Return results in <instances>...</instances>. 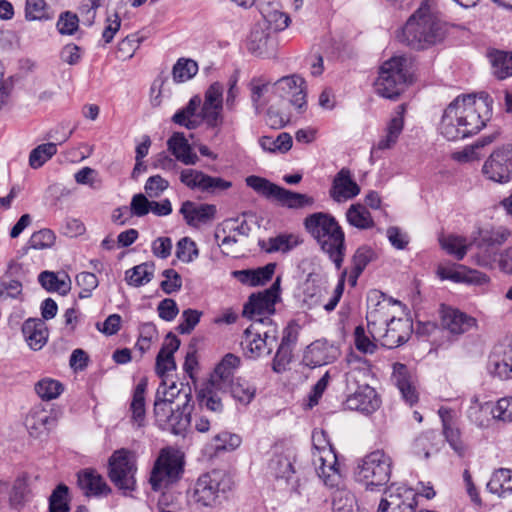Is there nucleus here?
<instances>
[{"instance_id": "nucleus-44", "label": "nucleus", "mask_w": 512, "mask_h": 512, "mask_svg": "<svg viewBox=\"0 0 512 512\" xmlns=\"http://www.w3.org/2000/svg\"><path fill=\"white\" fill-rule=\"evenodd\" d=\"M348 223L358 229L366 230L374 226V220L368 209L362 204H352L346 211Z\"/></svg>"}, {"instance_id": "nucleus-19", "label": "nucleus", "mask_w": 512, "mask_h": 512, "mask_svg": "<svg viewBox=\"0 0 512 512\" xmlns=\"http://www.w3.org/2000/svg\"><path fill=\"white\" fill-rule=\"evenodd\" d=\"M339 355L335 345L327 340H316L307 346L302 361L307 367L316 368L334 362Z\"/></svg>"}, {"instance_id": "nucleus-51", "label": "nucleus", "mask_w": 512, "mask_h": 512, "mask_svg": "<svg viewBox=\"0 0 512 512\" xmlns=\"http://www.w3.org/2000/svg\"><path fill=\"white\" fill-rule=\"evenodd\" d=\"M334 512H357V502L354 494L347 489H337L332 496Z\"/></svg>"}, {"instance_id": "nucleus-12", "label": "nucleus", "mask_w": 512, "mask_h": 512, "mask_svg": "<svg viewBox=\"0 0 512 512\" xmlns=\"http://www.w3.org/2000/svg\"><path fill=\"white\" fill-rule=\"evenodd\" d=\"M229 479L219 470L201 475L193 488L192 500L202 506L211 507L216 504L220 493L229 489Z\"/></svg>"}, {"instance_id": "nucleus-39", "label": "nucleus", "mask_w": 512, "mask_h": 512, "mask_svg": "<svg viewBox=\"0 0 512 512\" xmlns=\"http://www.w3.org/2000/svg\"><path fill=\"white\" fill-rule=\"evenodd\" d=\"M251 100L257 113L272 100L274 95V83L263 80H252L250 83Z\"/></svg>"}, {"instance_id": "nucleus-8", "label": "nucleus", "mask_w": 512, "mask_h": 512, "mask_svg": "<svg viewBox=\"0 0 512 512\" xmlns=\"http://www.w3.org/2000/svg\"><path fill=\"white\" fill-rule=\"evenodd\" d=\"M278 340L276 325L261 326V322L251 323L244 331L241 341L244 355L249 359H257L270 355Z\"/></svg>"}, {"instance_id": "nucleus-10", "label": "nucleus", "mask_w": 512, "mask_h": 512, "mask_svg": "<svg viewBox=\"0 0 512 512\" xmlns=\"http://www.w3.org/2000/svg\"><path fill=\"white\" fill-rule=\"evenodd\" d=\"M412 66H380L374 89L380 97L396 100L408 84L413 82Z\"/></svg>"}, {"instance_id": "nucleus-15", "label": "nucleus", "mask_w": 512, "mask_h": 512, "mask_svg": "<svg viewBox=\"0 0 512 512\" xmlns=\"http://www.w3.org/2000/svg\"><path fill=\"white\" fill-rule=\"evenodd\" d=\"M482 175L489 181L505 184L512 179V144L495 148L484 161Z\"/></svg>"}, {"instance_id": "nucleus-54", "label": "nucleus", "mask_w": 512, "mask_h": 512, "mask_svg": "<svg viewBox=\"0 0 512 512\" xmlns=\"http://www.w3.org/2000/svg\"><path fill=\"white\" fill-rule=\"evenodd\" d=\"M61 382L51 378H44L35 384L36 394L44 401L56 399L63 392Z\"/></svg>"}, {"instance_id": "nucleus-35", "label": "nucleus", "mask_w": 512, "mask_h": 512, "mask_svg": "<svg viewBox=\"0 0 512 512\" xmlns=\"http://www.w3.org/2000/svg\"><path fill=\"white\" fill-rule=\"evenodd\" d=\"M303 240L294 233H283L267 240L259 241V246L267 253H286L300 245Z\"/></svg>"}, {"instance_id": "nucleus-30", "label": "nucleus", "mask_w": 512, "mask_h": 512, "mask_svg": "<svg viewBox=\"0 0 512 512\" xmlns=\"http://www.w3.org/2000/svg\"><path fill=\"white\" fill-rule=\"evenodd\" d=\"M239 365L240 358L238 356L231 353L226 354L214 369L209 382H212V386L216 385L220 388L228 389L230 383L233 381V373Z\"/></svg>"}, {"instance_id": "nucleus-38", "label": "nucleus", "mask_w": 512, "mask_h": 512, "mask_svg": "<svg viewBox=\"0 0 512 512\" xmlns=\"http://www.w3.org/2000/svg\"><path fill=\"white\" fill-rule=\"evenodd\" d=\"M38 280L42 287L50 292L66 295L71 290V279L65 272L43 271L39 274Z\"/></svg>"}, {"instance_id": "nucleus-17", "label": "nucleus", "mask_w": 512, "mask_h": 512, "mask_svg": "<svg viewBox=\"0 0 512 512\" xmlns=\"http://www.w3.org/2000/svg\"><path fill=\"white\" fill-rule=\"evenodd\" d=\"M28 434L35 439H44L57 425V417L42 405L32 407L24 421Z\"/></svg>"}, {"instance_id": "nucleus-4", "label": "nucleus", "mask_w": 512, "mask_h": 512, "mask_svg": "<svg viewBox=\"0 0 512 512\" xmlns=\"http://www.w3.org/2000/svg\"><path fill=\"white\" fill-rule=\"evenodd\" d=\"M385 304L378 303L376 308L367 313V328L372 339L380 341L389 349L396 348L408 341L413 325L408 318L391 317L385 313Z\"/></svg>"}, {"instance_id": "nucleus-31", "label": "nucleus", "mask_w": 512, "mask_h": 512, "mask_svg": "<svg viewBox=\"0 0 512 512\" xmlns=\"http://www.w3.org/2000/svg\"><path fill=\"white\" fill-rule=\"evenodd\" d=\"M392 382L399 389L403 399L410 405L418 401L417 391L412 384L411 376L406 365L402 363H395L393 365Z\"/></svg>"}, {"instance_id": "nucleus-28", "label": "nucleus", "mask_w": 512, "mask_h": 512, "mask_svg": "<svg viewBox=\"0 0 512 512\" xmlns=\"http://www.w3.org/2000/svg\"><path fill=\"white\" fill-rule=\"evenodd\" d=\"M191 400V394L185 393L184 402L181 405L178 404L176 408L173 409L167 419V425L162 428L163 430L178 435L187 429L191 422V413L193 410V405L190 403Z\"/></svg>"}, {"instance_id": "nucleus-58", "label": "nucleus", "mask_w": 512, "mask_h": 512, "mask_svg": "<svg viewBox=\"0 0 512 512\" xmlns=\"http://www.w3.org/2000/svg\"><path fill=\"white\" fill-rule=\"evenodd\" d=\"M372 337L369 332H366L363 326H357L354 330V344L358 351L364 354H373L377 350L376 342L378 340H371Z\"/></svg>"}, {"instance_id": "nucleus-23", "label": "nucleus", "mask_w": 512, "mask_h": 512, "mask_svg": "<svg viewBox=\"0 0 512 512\" xmlns=\"http://www.w3.org/2000/svg\"><path fill=\"white\" fill-rule=\"evenodd\" d=\"M406 112V105L400 104L395 109L391 119L389 120L386 129L385 135L379 139L377 144H375L371 149V155H375L378 151H384L393 148L400 134L404 128V114Z\"/></svg>"}, {"instance_id": "nucleus-60", "label": "nucleus", "mask_w": 512, "mask_h": 512, "mask_svg": "<svg viewBox=\"0 0 512 512\" xmlns=\"http://www.w3.org/2000/svg\"><path fill=\"white\" fill-rule=\"evenodd\" d=\"M260 143L264 150L287 152L292 147V137L290 134L282 132L276 139L263 137Z\"/></svg>"}, {"instance_id": "nucleus-61", "label": "nucleus", "mask_w": 512, "mask_h": 512, "mask_svg": "<svg viewBox=\"0 0 512 512\" xmlns=\"http://www.w3.org/2000/svg\"><path fill=\"white\" fill-rule=\"evenodd\" d=\"M490 410L491 406L489 403L480 404L476 399L467 411L468 418L479 427L487 426L489 422L487 414L490 413Z\"/></svg>"}, {"instance_id": "nucleus-26", "label": "nucleus", "mask_w": 512, "mask_h": 512, "mask_svg": "<svg viewBox=\"0 0 512 512\" xmlns=\"http://www.w3.org/2000/svg\"><path fill=\"white\" fill-rule=\"evenodd\" d=\"M438 414L441 418L443 435L446 441L458 456L464 457L467 452V446L461 439V432L456 424L452 410L441 407Z\"/></svg>"}, {"instance_id": "nucleus-57", "label": "nucleus", "mask_w": 512, "mask_h": 512, "mask_svg": "<svg viewBox=\"0 0 512 512\" xmlns=\"http://www.w3.org/2000/svg\"><path fill=\"white\" fill-rule=\"evenodd\" d=\"M175 254L180 261L190 263L198 257L199 251L191 238L183 237L177 242Z\"/></svg>"}, {"instance_id": "nucleus-29", "label": "nucleus", "mask_w": 512, "mask_h": 512, "mask_svg": "<svg viewBox=\"0 0 512 512\" xmlns=\"http://www.w3.org/2000/svg\"><path fill=\"white\" fill-rule=\"evenodd\" d=\"M180 340L172 333L167 334L165 341L156 357V372L164 379L165 375L176 369L174 353L179 349Z\"/></svg>"}, {"instance_id": "nucleus-53", "label": "nucleus", "mask_w": 512, "mask_h": 512, "mask_svg": "<svg viewBox=\"0 0 512 512\" xmlns=\"http://www.w3.org/2000/svg\"><path fill=\"white\" fill-rule=\"evenodd\" d=\"M269 469L276 478L289 480L294 474L292 457L290 455H276L269 463Z\"/></svg>"}, {"instance_id": "nucleus-42", "label": "nucleus", "mask_w": 512, "mask_h": 512, "mask_svg": "<svg viewBox=\"0 0 512 512\" xmlns=\"http://www.w3.org/2000/svg\"><path fill=\"white\" fill-rule=\"evenodd\" d=\"M226 390V388H220L216 385L212 386V382H208L198 393L199 405L213 412H221L223 404L218 393Z\"/></svg>"}, {"instance_id": "nucleus-22", "label": "nucleus", "mask_w": 512, "mask_h": 512, "mask_svg": "<svg viewBox=\"0 0 512 512\" xmlns=\"http://www.w3.org/2000/svg\"><path fill=\"white\" fill-rule=\"evenodd\" d=\"M353 393L346 400V406L351 410H357L364 414L375 412L381 404V400L374 388L367 383L354 387Z\"/></svg>"}, {"instance_id": "nucleus-50", "label": "nucleus", "mask_w": 512, "mask_h": 512, "mask_svg": "<svg viewBox=\"0 0 512 512\" xmlns=\"http://www.w3.org/2000/svg\"><path fill=\"white\" fill-rule=\"evenodd\" d=\"M361 273H362L361 271H357L354 268H352L349 273L347 272L346 269H344L341 272L340 279H339L337 286L334 289L333 296L327 303L323 304V307L326 311H328V312L333 311L335 309V307L337 306L338 302L340 301V298H341V296L343 294V290H344L346 276H348L349 284L351 286H355L357 284V280H358L359 276L361 275Z\"/></svg>"}, {"instance_id": "nucleus-63", "label": "nucleus", "mask_w": 512, "mask_h": 512, "mask_svg": "<svg viewBox=\"0 0 512 512\" xmlns=\"http://www.w3.org/2000/svg\"><path fill=\"white\" fill-rule=\"evenodd\" d=\"M77 285L81 288L79 298H88L91 292L97 288L98 279L95 274L90 272H81L76 276Z\"/></svg>"}, {"instance_id": "nucleus-56", "label": "nucleus", "mask_w": 512, "mask_h": 512, "mask_svg": "<svg viewBox=\"0 0 512 512\" xmlns=\"http://www.w3.org/2000/svg\"><path fill=\"white\" fill-rule=\"evenodd\" d=\"M207 174L195 169H183L180 172V181L190 189L205 191Z\"/></svg>"}, {"instance_id": "nucleus-2", "label": "nucleus", "mask_w": 512, "mask_h": 512, "mask_svg": "<svg viewBox=\"0 0 512 512\" xmlns=\"http://www.w3.org/2000/svg\"><path fill=\"white\" fill-rule=\"evenodd\" d=\"M446 35L445 24L423 3L407 20L397 34L400 42L415 49H423L441 42Z\"/></svg>"}, {"instance_id": "nucleus-13", "label": "nucleus", "mask_w": 512, "mask_h": 512, "mask_svg": "<svg viewBox=\"0 0 512 512\" xmlns=\"http://www.w3.org/2000/svg\"><path fill=\"white\" fill-rule=\"evenodd\" d=\"M181 473L182 462L177 453L162 449L153 465L149 482L153 490H161L176 482Z\"/></svg>"}, {"instance_id": "nucleus-43", "label": "nucleus", "mask_w": 512, "mask_h": 512, "mask_svg": "<svg viewBox=\"0 0 512 512\" xmlns=\"http://www.w3.org/2000/svg\"><path fill=\"white\" fill-rule=\"evenodd\" d=\"M487 489L494 494L502 496L512 492V470L499 468L495 470L487 483Z\"/></svg>"}, {"instance_id": "nucleus-47", "label": "nucleus", "mask_w": 512, "mask_h": 512, "mask_svg": "<svg viewBox=\"0 0 512 512\" xmlns=\"http://www.w3.org/2000/svg\"><path fill=\"white\" fill-rule=\"evenodd\" d=\"M438 435L434 431L420 434L414 441L413 451L415 455L428 459L431 452L438 451Z\"/></svg>"}, {"instance_id": "nucleus-20", "label": "nucleus", "mask_w": 512, "mask_h": 512, "mask_svg": "<svg viewBox=\"0 0 512 512\" xmlns=\"http://www.w3.org/2000/svg\"><path fill=\"white\" fill-rule=\"evenodd\" d=\"M440 315L442 328L455 336H459L470 331L476 327L477 324L474 317L450 306L442 305Z\"/></svg>"}, {"instance_id": "nucleus-27", "label": "nucleus", "mask_w": 512, "mask_h": 512, "mask_svg": "<svg viewBox=\"0 0 512 512\" xmlns=\"http://www.w3.org/2000/svg\"><path fill=\"white\" fill-rule=\"evenodd\" d=\"M347 371H346V385L352 391L354 387L361 386L366 383V378L369 374V361L354 352L347 354L345 358Z\"/></svg>"}, {"instance_id": "nucleus-1", "label": "nucleus", "mask_w": 512, "mask_h": 512, "mask_svg": "<svg viewBox=\"0 0 512 512\" xmlns=\"http://www.w3.org/2000/svg\"><path fill=\"white\" fill-rule=\"evenodd\" d=\"M490 102L485 93L458 96L444 110L440 133L454 141L479 132L485 126Z\"/></svg>"}, {"instance_id": "nucleus-55", "label": "nucleus", "mask_w": 512, "mask_h": 512, "mask_svg": "<svg viewBox=\"0 0 512 512\" xmlns=\"http://www.w3.org/2000/svg\"><path fill=\"white\" fill-rule=\"evenodd\" d=\"M57 153V145L49 142L38 145L29 155V165L33 169L40 168Z\"/></svg>"}, {"instance_id": "nucleus-34", "label": "nucleus", "mask_w": 512, "mask_h": 512, "mask_svg": "<svg viewBox=\"0 0 512 512\" xmlns=\"http://www.w3.org/2000/svg\"><path fill=\"white\" fill-rule=\"evenodd\" d=\"M180 213L189 225L206 223L212 220L216 213V207L211 204H195L186 201L182 204Z\"/></svg>"}, {"instance_id": "nucleus-64", "label": "nucleus", "mask_w": 512, "mask_h": 512, "mask_svg": "<svg viewBox=\"0 0 512 512\" xmlns=\"http://www.w3.org/2000/svg\"><path fill=\"white\" fill-rule=\"evenodd\" d=\"M56 236L50 229H42L32 234L29 244L34 249L50 248L55 242Z\"/></svg>"}, {"instance_id": "nucleus-9", "label": "nucleus", "mask_w": 512, "mask_h": 512, "mask_svg": "<svg viewBox=\"0 0 512 512\" xmlns=\"http://www.w3.org/2000/svg\"><path fill=\"white\" fill-rule=\"evenodd\" d=\"M245 181L258 194L274 199L288 208L298 209L314 203V199L306 194L292 192L259 176H248Z\"/></svg>"}, {"instance_id": "nucleus-5", "label": "nucleus", "mask_w": 512, "mask_h": 512, "mask_svg": "<svg viewBox=\"0 0 512 512\" xmlns=\"http://www.w3.org/2000/svg\"><path fill=\"white\" fill-rule=\"evenodd\" d=\"M392 458L383 450H375L362 458L357 466V480L368 490L385 486L391 476Z\"/></svg>"}, {"instance_id": "nucleus-16", "label": "nucleus", "mask_w": 512, "mask_h": 512, "mask_svg": "<svg viewBox=\"0 0 512 512\" xmlns=\"http://www.w3.org/2000/svg\"><path fill=\"white\" fill-rule=\"evenodd\" d=\"M274 95L287 99L298 113H303L307 107L305 81L298 75L284 76L274 82Z\"/></svg>"}, {"instance_id": "nucleus-49", "label": "nucleus", "mask_w": 512, "mask_h": 512, "mask_svg": "<svg viewBox=\"0 0 512 512\" xmlns=\"http://www.w3.org/2000/svg\"><path fill=\"white\" fill-rule=\"evenodd\" d=\"M154 275L153 263H142L126 271V280L129 285L139 287L151 281Z\"/></svg>"}, {"instance_id": "nucleus-59", "label": "nucleus", "mask_w": 512, "mask_h": 512, "mask_svg": "<svg viewBox=\"0 0 512 512\" xmlns=\"http://www.w3.org/2000/svg\"><path fill=\"white\" fill-rule=\"evenodd\" d=\"M50 512H68V487L60 484L50 496Z\"/></svg>"}, {"instance_id": "nucleus-33", "label": "nucleus", "mask_w": 512, "mask_h": 512, "mask_svg": "<svg viewBox=\"0 0 512 512\" xmlns=\"http://www.w3.org/2000/svg\"><path fill=\"white\" fill-rule=\"evenodd\" d=\"M271 33L264 24L256 23L247 37V50L255 56H263L269 52Z\"/></svg>"}, {"instance_id": "nucleus-48", "label": "nucleus", "mask_w": 512, "mask_h": 512, "mask_svg": "<svg viewBox=\"0 0 512 512\" xmlns=\"http://www.w3.org/2000/svg\"><path fill=\"white\" fill-rule=\"evenodd\" d=\"M441 247L457 260H462L472 242H468L465 237L457 235H448L440 240Z\"/></svg>"}, {"instance_id": "nucleus-52", "label": "nucleus", "mask_w": 512, "mask_h": 512, "mask_svg": "<svg viewBox=\"0 0 512 512\" xmlns=\"http://www.w3.org/2000/svg\"><path fill=\"white\" fill-rule=\"evenodd\" d=\"M54 16L45 0H26L25 18L29 21L50 20Z\"/></svg>"}, {"instance_id": "nucleus-24", "label": "nucleus", "mask_w": 512, "mask_h": 512, "mask_svg": "<svg viewBox=\"0 0 512 512\" xmlns=\"http://www.w3.org/2000/svg\"><path fill=\"white\" fill-rule=\"evenodd\" d=\"M258 8L263 17L264 27L272 31H282L288 27L290 18L282 10V5L277 0H258Z\"/></svg>"}, {"instance_id": "nucleus-25", "label": "nucleus", "mask_w": 512, "mask_h": 512, "mask_svg": "<svg viewBox=\"0 0 512 512\" xmlns=\"http://www.w3.org/2000/svg\"><path fill=\"white\" fill-rule=\"evenodd\" d=\"M360 193V187L353 180L351 171L342 168L334 177L330 189L331 198L340 203L356 197Z\"/></svg>"}, {"instance_id": "nucleus-7", "label": "nucleus", "mask_w": 512, "mask_h": 512, "mask_svg": "<svg viewBox=\"0 0 512 512\" xmlns=\"http://www.w3.org/2000/svg\"><path fill=\"white\" fill-rule=\"evenodd\" d=\"M313 464L320 479L325 485L334 487L341 480L337 457L332 446L326 442L324 432H314L312 435Z\"/></svg>"}, {"instance_id": "nucleus-11", "label": "nucleus", "mask_w": 512, "mask_h": 512, "mask_svg": "<svg viewBox=\"0 0 512 512\" xmlns=\"http://www.w3.org/2000/svg\"><path fill=\"white\" fill-rule=\"evenodd\" d=\"M279 283L280 279L277 278L271 288L249 297V301L244 305L243 315L252 323L261 322V326L275 325L271 315L275 312Z\"/></svg>"}, {"instance_id": "nucleus-32", "label": "nucleus", "mask_w": 512, "mask_h": 512, "mask_svg": "<svg viewBox=\"0 0 512 512\" xmlns=\"http://www.w3.org/2000/svg\"><path fill=\"white\" fill-rule=\"evenodd\" d=\"M167 146L176 160L185 165H195L199 160L183 133H173L167 141Z\"/></svg>"}, {"instance_id": "nucleus-46", "label": "nucleus", "mask_w": 512, "mask_h": 512, "mask_svg": "<svg viewBox=\"0 0 512 512\" xmlns=\"http://www.w3.org/2000/svg\"><path fill=\"white\" fill-rule=\"evenodd\" d=\"M228 388L232 397L242 405H248L256 395V387L242 378L232 381Z\"/></svg>"}, {"instance_id": "nucleus-21", "label": "nucleus", "mask_w": 512, "mask_h": 512, "mask_svg": "<svg viewBox=\"0 0 512 512\" xmlns=\"http://www.w3.org/2000/svg\"><path fill=\"white\" fill-rule=\"evenodd\" d=\"M394 493L393 486L386 491V497L381 499L377 512H415V495L411 490L397 488Z\"/></svg>"}, {"instance_id": "nucleus-45", "label": "nucleus", "mask_w": 512, "mask_h": 512, "mask_svg": "<svg viewBox=\"0 0 512 512\" xmlns=\"http://www.w3.org/2000/svg\"><path fill=\"white\" fill-rule=\"evenodd\" d=\"M145 390L146 383H138L134 390L132 401L130 404L131 419L134 423L137 424L138 427H141L145 420Z\"/></svg>"}, {"instance_id": "nucleus-18", "label": "nucleus", "mask_w": 512, "mask_h": 512, "mask_svg": "<svg viewBox=\"0 0 512 512\" xmlns=\"http://www.w3.org/2000/svg\"><path fill=\"white\" fill-rule=\"evenodd\" d=\"M223 90L224 88L221 83L214 82L205 92L204 102L199 116L210 128H217L223 122L221 114L223 107Z\"/></svg>"}, {"instance_id": "nucleus-14", "label": "nucleus", "mask_w": 512, "mask_h": 512, "mask_svg": "<svg viewBox=\"0 0 512 512\" xmlns=\"http://www.w3.org/2000/svg\"><path fill=\"white\" fill-rule=\"evenodd\" d=\"M509 236L510 231L504 227L480 230L478 238L473 241L479 250L475 256L476 264L482 267L491 266L496 261L499 248Z\"/></svg>"}, {"instance_id": "nucleus-37", "label": "nucleus", "mask_w": 512, "mask_h": 512, "mask_svg": "<svg viewBox=\"0 0 512 512\" xmlns=\"http://www.w3.org/2000/svg\"><path fill=\"white\" fill-rule=\"evenodd\" d=\"M22 333L29 347L40 350L47 341L45 323L41 319L30 318L22 326Z\"/></svg>"}, {"instance_id": "nucleus-6", "label": "nucleus", "mask_w": 512, "mask_h": 512, "mask_svg": "<svg viewBox=\"0 0 512 512\" xmlns=\"http://www.w3.org/2000/svg\"><path fill=\"white\" fill-rule=\"evenodd\" d=\"M137 452L128 448L115 450L108 460V476L111 482L124 492L136 488Z\"/></svg>"}, {"instance_id": "nucleus-3", "label": "nucleus", "mask_w": 512, "mask_h": 512, "mask_svg": "<svg viewBox=\"0 0 512 512\" xmlns=\"http://www.w3.org/2000/svg\"><path fill=\"white\" fill-rule=\"evenodd\" d=\"M304 226L335 267L340 269L346 246L345 234L337 220L328 213L316 212L305 218Z\"/></svg>"}, {"instance_id": "nucleus-40", "label": "nucleus", "mask_w": 512, "mask_h": 512, "mask_svg": "<svg viewBox=\"0 0 512 512\" xmlns=\"http://www.w3.org/2000/svg\"><path fill=\"white\" fill-rule=\"evenodd\" d=\"M275 267V264L269 263L266 266L258 268L256 270L236 271L234 272V275L243 284L257 286L265 284L272 278L275 271Z\"/></svg>"}, {"instance_id": "nucleus-62", "label": "nucleus", "mask_w": 512, "mask_h": 512, "mask_svg": "<svg viewBox=\"0 0 512 512\" xmlns=\"http://www.w3.org/2000/svg\"><path fill=\"white\" fill-rule=\"evenodd\" d=\"M490 413L495 420L512 422V397L501 398L491 407Z\"/></svg>"}, {"instance_id": "nucleus-36", "label": "nucleus", "mask_w": 512, "mask_h": 512, "mask_svg": "<svg viewBox=\"0 0 512 512\" xmlns=\"http://www.w3.org/2000/svg\"><path fill=\"white\" fill-rule=\"evenodd\" d=\"M78 486L87 496H98L110 491L103 477L96 471L88 469L78 473Z\"/></svg>"}, {"instance_id": "nucleus-41", "label": "nucleus", "mask_w": 512, "mask_h": 512, "mask_svg": "<svg viewBox=\"0 0 512 512\" xmlns=\"http://www.w3.org/2000/svg\"><path fill=\"white\" fill-rule=\"evenodd\" d=\"M201 104L202 99L200 96H193L186 107L174 114L173 121L188 129H195L199 125V119L198 116H196V111Z\"/></svg>"}]
</instances>
